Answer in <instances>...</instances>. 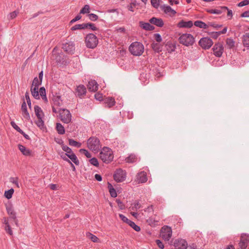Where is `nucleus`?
<instances>
[{
    "mask_svg": "<svg viewBox=\"0 0 249 249\" xmlns=\"http://www.w3.org/2000/svg\"><path fill=\"white\" fill-rule=\"evenodd\" d=\"M99 158L103 162L109 163L113 160V152L110 148L104 147L99 153Z\"/></svg>",
    "mask_w": 249,
    "mask_h": 249,
    "instance_id": "obj_1",
    "label": "nucleus"
},
{
    "mask_svg": "<svg viewBox=\"0 0 249 249\" xmlns=\"http://www.w3.org/2000/svg\"><path fill=\"white\" fill-rule=\"evenodd\" d=\"M144 46L139 42H134L129 47V51L132 54L135 56L141 55L144 52Z\"/></svg>",
    "mask_w": 249,
    "mask_h": 249,
    "instance_id": "obj_2",
    "label": "nucleus"
},
{
    "mask_svg": "<svg viewBox=\"0 0 249 249\" xmlns=\"http://www.w3.org/2000/svg\"><path fill=\"white\" fill-rule=\"evenodd\" d=\"M88 148L95 153L98 152L101 148V144L98 138L94 137L89 138L87 141Z\"/></svg>",
    "mask_w": 249,
    "mask_h": 249,
    "instance_id": "obj_3",
    "label": "nucleus"
},
{
    "mask_svg": "<svg viewBox=\"0 0 249 249\" xmlns=\"http://www.w3.org/2000/svg\"><path fill=\"white\" fill-rule=\"evenodd\" d=\"M85 43L87 48H95L98 44V39L93 34H89L85 37Z\"/></svg>",
    "mask_w": 249,
    "mask_h": 249,
    "instance_id": "obj_4",
    "label": "nucleus"
},
{
    "mask_svg": "<svg viewBox=\"0 0 249 249\" xmlns=\"http://www.w3.org/2000/svg\"><path fill=\"white\" fill-rule=\"evenodd\" d=\"M180 43L186 46L192 45L195 42V38L193 36L190 34H183L178 38Z\"/></svg>",
    "mask_w": 249,
    "mask_h": 249,
    "instance_id": "obj_5",
    "label": "nucleus"
},
{
    "mask_svg": "<svg viewBox=\"0 0 249 249\" xmlns=\"http://www.w3.org/2000/svg\"><path fill=\"white\" fill-rule=\"evenodd\" d=\"M61 120L65 124H69L71 120V115L70 111L67 109H59Z\"/></svg>",
    "mask_w": 249,
    "mask_h": 249,
    "instance_id": "obj_6",
    "label": "nucleus"
},
{
    "mask_svg": "<svg viewBox=\"0 0 249 249\" xmlns=\"http://www.w3.org/2000/svg\"><path fill=\"white\" fill-rule=\"evenodd\" d=\"M160 235L165 241H169L172 235L171 228L168 226H164L160 230Z\"/></svg>",
    "mask_w": 249,
    "mask_h": 249,
    "instance_id": "obj_7",
    "label": "nucleus"
},
{
    "mask_svg": "<svg viewBox=\"0 0 249 249\" xmlns=\"http://www.w3.org/2000/svg\"><path fill=\"white\" fill-rule=\"evenodd\" d=\"M198 43L203 49L206 50L211 47L213 44V42L210 38L205 37L201 38Z\"/></svg>",
    "mask_w": 249,
    "mask_h": 249,
    "instance_id": "obj_8",
    "label": "nucleus"
},
{
    "mask_svg": "<svg viewBox=\"0 0 249 249\" xmlns=\"http://www.w3.org/2000/svg\"><path fill=\"white\" fill-rule=\"evenodd\" d=\"M126 178L125 172L122 169L116 170L114 174V178L118 182H122Z\"/></svg>",
    "mask_w": 249,
    "mask_h": 249,
    "instance_id": "obj_9",
    "label": "nucleus"
},
{
    "mask_svg": "<svg viewBox=\"0 0 249 249\" xmlns=\"http://www.w3.org/2000/svg\"><path fill=\"white\" fill-rule=\"evenodd\" d=\"M119 217L122 221L127 223L131 228H132L135 231H139L141 230V228L139 226L137 225L134 222L129 220L126 217H125L123 214H119Z\"/></svg>",
    "mask_w": 249,
    "mask_h": 249,
    "instance_id": "obj_10",
    "label": "nucleus"
},
{
    "mask_svg": "<svg viewBox=\"0 0 249 249\" xmlns=\"http://www.w3.org/2000/svg\"><path fill=\"white\" fill-rule=\"evenodd\" d=\"M213 50L214 55L216 57H220L223 54L224 47L221 43H217L214 44L213 48Z\"/></svg>",
    "mask_w": 249,
    "mask_h": 249,
    "instance_id": "obj_11",
    "label": "nucleus"
},
{
    "mask_svg": "<svg viewBox=\"0 0 249 249\" xmlns=\"http://www.w3.org/2000/svg\"><path fill=\"white\" fill-rule=\"evenodd\" d=\"M176 249H187L188 244L186 241L183 239H178L174 242Z\"/></svg>",
    "mask_w": 249,
    "mask_h": 249,
    "instance_id": "obj_12",
    "label": "nucleus"
},
{
    "mask_svg": "<svg viewBox=\"0 0 249 249\" xmlns=\"http://www.w3.org/2000/svg\"><path fill=\"white\" fill-rule=\"evenodd\" d=\"M249 243V236L242 234L239 243V246L241 249H246Z\"/></svg>",
    "mask_w": 249,
    "mask_h": 249,
    "instance_id": "obj_13",
    "label": "nucleus"
},
{
    "mask_svg": "<svg viewBox=\"0 0 249 249\" xmlns=\"http://www.w3.org/2000/svg\"><path fill=\"white\" fill-rule=\"evenodd\" d=\"M86 92L87 89L85 86L83 85H80L76 89L75 95L76 96L82 98L86 95Z\"/></svg>",
    "mask_w": 249,
    "mask_h": 249,
    "instance_id": "obj_14",
    "label": "nucleus"
},
{
    "mask_svg": "<svg viewBox=\"0 0 249 249\" xmlns=\"http://www.w3.org/2000/svg\"><path fill=\"white\" fill-rule=\"evenodd\" d=\"M62 49L65 52L69 53H73L75 48L73 43L69 42L63 44Z\"/></svg>",
    "mask_w": 249,
    "mask_h": 249,
    "instance_id": "obj_15",
    "label": "nucleus"
},
{
    "mask_svg": "<svg viewBox=\"0 0 249 249\" xmlns=\"http://www.w3.org/2000/svg\"><path fill=\"white\" fill-rule=\"evenodd\" d=\"M6 209L8 214L11 215V218L15 221L16 225L18 226V221L16 219V213L15 212L12 206L11 205H6Z\"/></svg>",
    "mask_w": 249,
    "mask_h": 249,
    "instance_id": "obj_16",
    "label": "nucleus"
},
{
    "mask_svg": "<svg viewBox=\"0 0 249 249\" xmlns=\"http://www.w3.org/2000/svg\"><path fill=\"white\" fill-rule=\"evenodd\" d=\"M193 25V23L191 20L185 21L181 20L177 24V27L179 28H190Z\"/></svg>",
    "mask_w": 249,
    "mask_h": 249,
    "instance_id": "obj_17",
    "label": "nucleus"
},
{
    "mask_svg": "<svg viewBox=\"0 0 249 249\" xmlns=\"http://www.w3.org/2000/svg\"><path fill=\"white\" fill-rule=\"evenodd\" d=\"M160 8L165 14H168L170 16H173L176 14V12L169 5L163 4L161 6Z\"/></svg>",
    "mask_w": 249,
    "mask_h": 249,
    "instance_id": "obj_18",
    "label": "nucleus"
},
{
    "mask_svg": "<svg viewBox=\"0 0 249 249\" xmlns=\"http://www.w3.org/2000/svg\"><path fill=\"white\" fill-rule=\"evenodd\" d=\"M87 86L89 90L90 91L95 92L98 89V84L95 80L89 81Z\"/></svg>",
    "mask_w": 249,
    "mask_h": 249,
    "instance_id": "obj_19",
    "label": "nucleus"
},
{
    "mask_svg": "<svg viewBox=\"0 0 249 249\" xmlns=\"http://www.w3.org/2000/svg\"><path fill=\"white\" fill-rule=\"evenodd\" d=\"M149 22L150 23L155 25L159 27H161L164 25L163 20L160 18L153 17L149 20Z\"/></svg>",
    "mask_w": 249,
    "mask_h": 249,
    "instance_id": "obj_20",
    "label": "nucleus"
},
{
    "mask_svg": "<svg viewBox=\"0 0 249 249\" xmlns=\"http://www.w3.org/2000/svg\"><path fill=\"white\" fill-rule=\"evenodd\" d=\"M136 178L139 183H144L147 180L146 174L144 171L138 173L137 175Z\"/></svg>",
    "mask_w": 249,
    "mask_h": 249,
    "instance_id": "obj_21",
    "label": "nucleus"
},
{
    "mask_svg": "<svg viewBox=\"0 0 249 249\" xmlns=\"http://www.w3.org/2000/svg\"><path fill=\"white\" fill-rule=\"evenodd\" d=\"M53 105L55 106L60 107L62 105V100H61V96L57 93L53 95Z\"/></svg>",
    "mask_w": 249,
    "mask_h": 249,
    "instance_id": "obj_22",
    "label": "nucleus"
},
{
    "mask_svg": "<svg viewBox=\"0 0 249 249\" xmlns=\"http://www.w3.org/2000/svg\"><path fill=\"white\" fill-rule=\"evenodd\" d=\"M228 7L226 6H222L218 9H211L207 10V12L210 14H221L223 12H225Z\"/></svg>",
    "mask_w": 249,
    "mask_h": 249,
    "instance_id": "obj_23",
    "label": "nucleus"
},
{
    "mask_svg": "<svg viewBox=\"0 0 249 249\" xmlns=\"http://www.w3.org/2000/svg\"><path fill=\"white\" fill-rule=\"evenodd\" d=\"M21 110L22 111V115L23 117L26 120H30V116L29 115V112L27 111V105L25 101L23 102L21 105Z\"/></svg>",
    "mask_w": 249,
    "mask_h": 249,
    "instance_id": "obj_24",
    "label": "nucleus"
},
{
    "mask_svg": "<svg viewBox=\"0 0 249 249\" xmlns=\"http://www.w3.org/2000/svg\"><path fill=\"white\" fill-rule=\"evenodd\" d=\"M165 47L167 51L169 53H171L175 51L176 45L175 42L168 41L166 43Z\"/></svg>",
    "mask_w": 249,
    "mask_h": 249,
    "instance_id": "obj_25",
    "label": "nucleus"
},
{
    "mask_svg": "<svg viewBox=\"0 0 249 249\" xmlns=\"http://www.w3.org/2000/svg\"><path fill=\"white\" fill-rule=\"evenodd\" d=\"M140 26L143 29L146 31H152L155 29V27L149 23H145L142 21L140 22Z\"/></svg>",
    "mask_w": 249,
    "mask_h": 249,
    "instance_id": "obj_26",
    "label": "nucleus"
},
{
    "mask_svg": "<svg viewBox=\"0 0 249 249\" xmlns=\"http://www.w3.org/2000/svg\"><path fill=\"white\" fill-rule=\"evenodd\" d=\"M151 48L155 53H159L162 51V45L159 43L153 42L151 45Z\"/></svg>",
    "mask_w": 249,
    "mask_h": 249,
    "instance_id": "obj_27",
    "label": "nucleus"
},
{
    "mask_svg": "<svg viewBox=\"0 0 249 249\" xmlns=\"http://www.w3.org/2000/svg\"><path fill=\"white\" fill-rule=\"evenodd\" d=\"M2 222L5 225L4 229L6 232L11 235H12L13 232L11 228V227L9 224L8 219L6 217L3 218L2 220Z\"/></svg>",
    "mask_w": 249,
    "mask_h": 249,
    "instance_id": "obj_28",
    "label": "nucleus"
},
{
    "mask_svg": "<svg viewBox=\"0 0 249 249\" xmlns=\"http://www.w3.org/2000/svg\"><path fill=\"white\" fill-rule=\"evenodd\" d=\"M104 103L106 106L111 107L115 105V101L113 98L108 97L104 100Z\"/></svg>",
    "mask_w": 249,
    "mask_h": 249,
    "instance_id": "obj_29",
    "label": "nucleus"
},
{
    "mask_svg": "<svg viewBox=\"0 0 249 249\" xmlns=\"http://www.w3.org/2000/svg\"><path fill=\"white\" fill-rule=\"evenodd\" d=\"M18 147L23 155L25 156H29L31 155V151L29 149H26L24 146L18 144Z\"/></svg>",
    "mask_w": 249,
    "mask_h": 249,
    "instance_id": "obj_30",
    "label": "nucleus"
},
{
    "mask_svg": "<svg viewBox=\"0 0 249 249\" xmlns=\"http://www.w3.org/2000/svg\"><path fill=\"white\" fill-rule=\"evenodd\" d=\"M35 112L36 115L37 117V119H40L43 116V111L41 108L38 106H35L34 107Z\"/></svg>",
    "mask_w": 249,
    "mask_h": 249,
    "instance_id": "obj_31",
    "label": "nucleus"
},
{
    "mask_svg": "<svg viewBox=\"0 0 249 249\" xmlns=\"http://www.w3.org/2000/svg\"><path fill=\"white\" fill-rule=\"evenodd\" d=\"M32 96L36 99L40 98L39 95L38 88L33 87L31 89Z\"/></svg>",
    "mask_w": 249,
    "mask_h": 249,
    "instance_id": "obj_32",
    "label": "nucleus"
},
{
    "mask_svg": "<svg viewBox=\"0 0 249 249\" xmlns=\"http://www.w3.org/2000/svg\"><path fill=\"white\" fill-rule=\"evenodd\" d=\"M40 96L41 97L42 100L45 102H48V99L46 95V89L44 87H42L40 88L39 91Z\"/></svg>",
    "mask_w": 249,
    "mask_h": 249,
    "instance_id": "obj_33",
    "label": "nucleus"
},
{
    "mask_svg": "<svg viewBox=\"0 0 249 249\" xmlns=\"http://www.w3.org/2000/svg\"><path fill=\"white\" fill-rule=\"evenodd\" d=\"M68 157L72 161L75 165H78L79 164V161L77 158L76 155L73 152L71 155H68Z\"/></svg>",
    "mask_w": 249,
    "mask_h": 249,
    "instance_id": "obj_34",
    "label": "nucleus"
},
{
    "mask_svg": "<svg viewBox=\"0 0 249 249\" xmlns=\"http://www.w3.org/2000/svg\"><path fill=\"white\" fill-rule=\"evenodd\" d=\"M56 129L59 134L63 135L65 133L64 127L59 123H56Z\"/></svg>",
    "mask_w": 249,
    "mask_h": 249,
    "instance_id": "obj_35",
    "label": "nucleus"
},
{
    "mask_svg": "<svg viewBox=\"0 0 249 249\" xmlns=\"http://www.w3.org/2000/svg\"><path fill=\"white\" fill-rule=\"evenodd\" d=\"M243 43L245 47H249V33H247L243 35Z\"/></svg>",
    "mask_w": 249,
    "mask_h": 249,
    "instance_id": "obj_36",
    "label": "nucleus"
},
{
    "mask_svg": "<svg viewBox=\"0 0 249 249\" xmlns=\"http://www.w3.org/2000/svg\"><path fill=\"white\" fill-rule=\"evenodd\" d=\"M108 188L111 196L116 197L117 196L116 191L110 183H108Z\"/></svg>",
    "mask_w": 249,
    "mask_h": 249,
    "instance_id": "obj_37",
    "label": "nucleus"
},
{
    "mask_svg": "<svg viewBox=\"0 0 249 249\" xmlns=\"http://www.w3.org/2000/svg\"><path fill=\"white\" fill-rule=\"evenodd\" d=\"M194 25L198 27L203 29H207L208 27V25L205 23L200 20H196L194 22Z\"/></svg>",
    "mask_w": 249,
    "mask_h": 249,
    "instance_id": "obj_38",
    "label": "nucleus"
},
{
    "mask_svg": "<svg viewBox=\"0 0 249 249\" xmlns=\"http://www.w3.org/2000/svg\"><path fill=\"white\" fill-rule=\"evenodd\" d=\"M87 29V26L85 23L76 24L71 28V30L75 31L77 30H82Z\"/></svg>",
    "mask_w": 249,
    "mask_h": 249,
    "instance_id": "obj_39",
    "label": "nucleus"
},
{
    "mask_svg": "<svg viewBox=\"0 0 249 249\" xmlns=\"http://www.w3.org/2000/svg\"><path fill=\"white\" fill-rule=\"evenodd\" d=\"M62 149H63V151L66 152L65 155H66L68 157V155H71V154H72L73 153L71 148H70L68 146L64 145L63 142H62Z\"/></svg>",
    "mask_w": 249,
    "mask_h": 249,
    "instance_id": "obj_40",
    "label": "nucleus"
},
{
    "mask_svg": "<svg viewBox=\"0 0 249 249\" xmlns=\"http://www.w3.org/2000/svg\"><path fill=\"white\" fill-rule=\"evenodd\" d=\"M86 234H87V237L89 239H90L92 242H93L94 243L98 242L99 239L98 238V237L96 236L93 235V234H92L90 232H87Z\"/></svg>",
    "mask_w": 249,
    "mask_h": 249,
    "instance_id": "obj_41",
    "label": "nucleus"
},
{
    "mask_svg": "<svg viewBox=\"0 0 249 249\" xmlns=\"http://www.w3.org/2000/svg\"><path fill=\"white\" fill-rule=\"evenodd\" d=\"M14 192V190L13 188L6 191L4 193V196L8 199H9L12 198Z\"/></svg>",
    "mask_w": 249,
    "mask_h": 249,
    "instance_id": "obj_42",
    "label": "nucleus"
},
{
    "mask_svg": "<svg viewBox=\"0 0 249 249\" xmlns=\"http://www.w3.org/2000/svg\"><path fill=\"white\" fill-rule=\"evenodd\" d=\"M69 144L71 146H73L77 148L80 147L81 146V143L80 142H77L73 139L69 140Z\"/></svg>",
    "mask_w": 249,
    "mask_h": 249,
    "instance_id": "obj_43",
    "label": "nucleus"
},
{
    "mask_svg": "<svg viewBox=\"0 0 249 249\" xmlns=\"http://www.w3.org/2000/svg\"><path fill=\"white\" fill-rule=\"evenodd\" d=\"M126 162L133 163L136 161V157L134 154H131L125 159Z\"/></svg>",
    "mask_w": 249,
    "mask_h": 249,
    "instance_id": "obj_44",
    "label": "nucleus"
},
{
    "mask_svg": "<svg viewBox=\"0 0 249 249\" xmlns=\"http://www.w3.org/2000/svg\"><path fill=\"white\" fill-rule=\"evenodd\" d=\"M90 12V6L88 4L85 5L80 11V14H88Z\"/></svg>",
    "mask_w": 249,
    "mask_h": 249,
    "instance_id": "obj_45",
    "label": "nucleus"
},
{
    "mask_svg": "<svg viewBox=\"0 0 249 249\" xmlns=\"http://www.w3.org/2000/svg\"><path fill=\"white\" fill-rule=\"evenodd\" d=\"M42 84V82H41L40 80H39L37 77L34 78L32 86V87H37L38 88L39 86Z\"/></svg>",
    "mask_w": 249,
    "mask_h": 249,
    "instance_id": "obj_46",
    "label": "nucleus"
},
{
    "mask_svg": "<svg viewBox=\"0 0 249 249\" xmlns=\"http://www.w3.org/2000/svg\"><path fill=\"white\" fill-rule=\"evenodd\" d=\"M235 42L233 39L231 38H228L226 39V44L228 46L229 48H232L234 47Z\"/></svg>",
    "mask_w": 249,
    "mask_h": 249,
    "instance_id": "obj_47",
    "label": "nucleus"
},
{
    "mask_svg": "<svg viewBox=\"0 0 249 249\" xmlns=\"http://www.w3.org/2000/svg\"><path fill=\"white\" fill-rule=\"evenodd\" d=\"M141 205L138 201H135L131 206V209L133 211H137L139 209L141 208Z\"/></svg>",
    "mask_w": 249,
    "mask_h": 249,
    "instance_id": "obj_48",
    "label": "nucleus"
},
{
    "mask_svg": "<svg viewBox=\"0 0 249 249\" xmlns=\"http://www.w3.org/2000/svg\"><path fill=\"white\" fill-rule=\"evenodd\" d=\"M85 25L87 26V28L89 29L92 31H97L98 28L95 26L94 23L89 22L85 23Z\"/></svg>",
    "mask_w": 249,
    "mask_h": 249,
    "instance_id": "obj_49",
    "label": "nucleus"
},
{
    "mask_svg": "<svg viewBox=\"0 0 249 249\" xmlns=\"http://www.w3.org/2000/svg\"><path fill=\"white\" fill-rule=\"evenodd\" d=\"M18 177H16V178L11 177L9 178V180H10V181L11 183L15 184L16 186L18 188H19V183H18Z\"/></svg>",
    "mask_w": 249,
    "mask_h": 249,
    "instance_id": "obj_50",
    "label": "nucleus"
},
{
    "mask_svg": "<svg viewBox=\"0 0 249 249\" xmlns=\"http://www.w3.org/2000/svg\"><path fill=\"white\" fill-rule=\"evenodd\" d=\"M90 163L96 167L99 166V162L96 158H92L89 160Z\"/></svg>",
    "mask_w": 249,
    "mask_h": 249,
    "instance_id": "obj_51",
    "label": "nucleus"
},
{
    "mask_svg": "<svg viewBox=\"0 0 249 249\" xmlns=\"http://www.w3.org/2000/svg\"><path fill=\"white\" fill-rule=\"evenodd\" d=\"M36 124L40 129H42L44 127V124L42 117L40 119H38V120L36 122Z\"/></svg>",
    "mask_w": 249,
    "mask_h": 249,
    "instance_id": "obj_52",
    "label": "nucleus"
},
{
    "mask_svg": "<svg viewBox=\"0 0 249 249\" xmlns=\"http://www.w3.org/2000/svg\"><path fill=\"white\" fill-rule=\"evenodd\" d=\"M88 17L89 19L92 21H96L98 18V16L93 13L89 14Z\"/></svg>",
    "mask_w": 249,
    "mask_h": 249,
    "instance_id": "obj_53",
    "label": "nucleus"
},
{
    "mask_svg": "<svg viewBox=\"0 0 249 249\" xmlns=\"http://www.w3.org/2000/svg\"><path fill=\"white\" fill-rule=\"evenodd\" d=\"M160 0H151V5L155 8H158L160 5Z\"/></svg>",
    "mask_w": 249,
    "mask_h": 249,
    "instance_id": "obj_54",
    "label": "nucleus"
},
{
    "mask_svg": "<svg viewBox=\"0 0 249 249\" xmlns=\"http://www.w3.org/2000/svg\"><path fill=\"white\" fill-rule=\"evenodd\" d=\"M10 124L11 126L19 133L22 131V130L18 126V125H17L15 122L12 121L11 122Z\"/></svg>",
    "mask_w": 249,
    "mask_h": 249,
    "instance_id": "obj_55",
    "label": "nucleus"
},
{
    "mask_svg": "<svg viewBox=\"0 0 249 249\" xmlns=\"http://www.w3.org/2000/svg\"><path fill=\"white\" fill-rule=\"evenodd\" d=\"M81 153H83L87 158H90L91 157V154L87 150L85 149H81L80 150Z\"/></svg>",
    "mask_w": 249,
    "mask_h": 249,
    "instance_id": "obj_56",
    "label": "nucleus"
},
{
    "mask_svg": "<svg viewBox=\"0 0 249 249\" xmlns=\"http://www.w3.org/2000/svg\"><path fill=\"white\" fill-rule=\"evenodd\" d=\"M154 38L156 41L157 42V43H160L162 41V37L160 34L156 33L154 35Z\"/></svg>",
    "mask_w": 249,
    "mask_h": 249,
    "instance_id": "obj_57",
    "label": "nucleus"
},
{
    "mask_svg": "<svg viewBox=\"0 0 249 249\" xmlns=\"http://www.w3.org/2000/svg\"><path fill=\"white\" fill-rule=\"evenodd\" d=\"M25 98L27 101V103L28 104V106H29V108H31V102L30 99L29 94L28 92H26L25 93Z\"/></svg>",
    "mask_w": 249,
    "mask_h": 249,
    "instance_id": "obj_58",
    "label": "nucleus"
},
{
    "mask_svg": "<svg viewBox=\"0 0 249 249\" xmlns=\"http://www.w3.org/2000/svg\"><path fill=\"white\" fill-rule=\"evenodd\" d=\"M137 5L136 1H134L133 2H132L129 5L127 6V9L128 10L133 12V8L134 7L136 6Z\"/></svg>",
    "mask_w": 249,
    "mask_h": 249,
    "instance_id": "obj_59",
    "label": "nucleus"
},
{
    "mask_svg": "<svg viewBox=\"0 0 249 249\" xmlns=\"http://www.w3.org/2000/svg\"><path fill=\"white\" fill-rule=\"evenodd\" d=\"M213 38H217L220 35L219 32H212L209 34Z\"/></svg>",
    "mask_w": 249,
    "mask_h": 249,
    "instance_id": "obj_60",
    "label": "nucleus"
},
{
    "mask_svg": "<svg viewBox=\"0 0 249 249\" xmlns=\"http://www.w3.org/2000/svg\"><path fill=\"white\" fill-rule=\"evenodd\" d=\"M249 4V0H244L241 2H240L237 6L239 7H243L246 5Z\"/></svg>",
    "mask_w": 249,
    "mask_h": 249,
    "instance_id": "obj_61",
    "label": "nucleus"
},
{
    "mask_svg": "<svg viewBox=\"0 0 249 249\" xmlns=\"http://www.w3.org/2000/svg\"><path fill=\"white\" fill-rule=\"evenodd\" d=\"M82 18V16L80 15V14H79V15H77L75 18H74L73 19H71L70 21V23L72 24L79 20H80Z\"/></svg>",
    "mask_w": 249,
    "mask_h": 249,
    "instance_id": "obj_62",
    "label": "nucleus"
},
{
    "mask_svg": "<svg viewBox=\"0 0 249 249\" xmlns=\"http://www.w3.org/2000/svg\"><path fill=\"white\" fill-rule=\"evenodd\" d=\"M156 242L158 246L161 249H163L164 248V245L162 242L159 239L156 240Z\"/></svg>",
    "mask_w": 249,
    "mask_h": 249,
    "instance_id": "obj_63",
    "label": "nucleus"
},
{
    "mask_svg": "<svg viewBox=\"0 0 249 249\" xmlns=\"http://www.w3.org/2000/svg\"><path fill=\"white\" fill-rule=\"evenodd\" d=\"M209 26L213 27V28L218 29L222 26L221 24H217L215 23H210Z\"/></svg>",
    "mask_w": 249,
    "mask_h": 249,
    "instance_id": "obj_64",
    "label": "nucleus"
}]
</instances>
